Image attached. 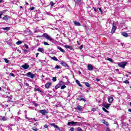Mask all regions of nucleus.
<instances>
[{"label": "nucleus", "instance_id": "nucleus-39", "mask_svg": "<svg viewBox=\"0 0 131 131\" xmlns=\"http://www.w3.org/2000/svg\"><path fill=\"white\" fill-rule=\"evenodd\" d=\"M35 90H36V91H37V92H41V91L40 90V89H36V88H35Z\"/></svg>", "mask_w": 131, "mask_h": 131}, {"label": "nucleus", "instance_id": "nucleus-41", "mask_svg": "<svg viewBox=\"0 0 131 131\" xmlns=\"http://www.w3.org/2000/svg\"><path fill=\"white\" fill-rule=\"evenodd\" d=\"M101 122H102V123H105V121H106V120L103 119L100 120Z\"/></svg>", "mask_w": 131, "mask_h": 131}, {"label": "nucleus", "instance_id": "nucleus-46", "mask_svg": "<svg viewBox=\"0 0 131 131\" xmlns=\"http://www.w3.org/2000/svg\"><path fill=\"white\" fill-rule=\"evenodd\" d=\"M80 101H84V102H85L86 100L84 98H81Z\"/></svg>", "mask_w": 131, "mask_h": 131}, {"label": "nucleus", "instance_id": "nucleus-56", "mask_svg": "<svg viewBox=\"0 0 131 131\" xmlns=\"http://www.w3.org/2000/svg\"><path fill=\"white\" fill-rule=\"evenodd\" d=\"M26 85L27 86H29V84L28 83H26Z\"/></svg>", "mask_w": 131, "mask_h": 131}, {"label": "nucleus", "instance_id": "nucleus-51", "mask_svg": "<svg viewBox=\"0 0 131 131\" xmlns=\"http://www.w3.org/2000/svg\"><path fill=\"white\" fill-rule=\"evenodd\" d=\"M70 130H71V131H74V128L71 127V128H70Z\"/></svg>", "mask_w": 131, "mask_h": 131}, {"label": "nucleus", "instance_id": "nucleus-40", "mask_svg": "<svg viewBox=\"0 0 131 131\" xmlns=\"http://www.w3.org/2000/svg\"><path fill=\"white\" fill-rule=\"evenodd\" d=\"M4 14V11L1 12L0 13V18L2 19V15Z\"/></svg>", "mask_w": 131, "mask_h": 131}, {"label": "nucleus", "instance_id": "nucleus-52", "mask_svg": "<svg viewBox=\"0 0 131 131\" xmlns=\"http://www.w3.org/2000/svg\"><path fill=\"white\" fill-rule=\"evenodd\" d=\"M51 125H52V126L54 127V126L56 125V124H55V123H52L51 124Z\"/></svg>", "mask_w": 131, "mask_h": 131}, {"label": "nucleus", "instance_id": "nucleus-1", "mask_svg": "<svg viewBox=\"0 0 131 131\" xmlns=\"http://www.w3.org/2000/svg\"><path fill=\"white\" fill-rule=\"evenodd\" d=\"M39 37H45L46 39H48V40H50L51 42H54V41L55 40L54 38L51 37V36L49 35V34L47 33L43 34L41 36H39Z\"/></svg>", "mask_w": 131, "mask_h": 131}, {"label": "nucleus", "instance_id": "nucleus-14", "mask_svg": "<svg viewBox=\"0 0 131 131\" xmlns=\"http://www.w3.org/2000/svg\"><path fill=\"white\" fill-rule=\"evenodd\" d=\"M9 119L8 118H6L5 117H1L0 120H3V121H6V120H8Z\"/></svg>", "mask_w": 131, "mask_h": 131}, {"label": "nucleus", "instance_id": "nucleus-9", "mask_svg": "<svg viewBox=\"0 0 131 131\" xmlns=\"http://www.w3.org/2000/svg\"><path fill=\"white\" fill-rule=\"evenodd\" d=\"M76 110H78V111H82V109H83V107L78 105L77 107H76Z\"/></svg>", "mask_w": 131, "mask_h": 131}, {"label": "nucleus", "instance_id": "nucleus-23", "mask_svg": "<svg viewBox=\"0 0 131 131\" xmlns=\"http://www.w3.org/2000/svg\"><path fill=\"white\" fill-rule=\"evenodd\" d=\"M76 83H77V84H78V85H79V86H82V85L80 84V82L78 80H76Z\"/></svg>", "mask_w": 131, "mask_h": 131}, {"label": "nucleus", "instance_id": "nucleus-43", "mask_svg": "<svg viewBox=\"0 0 131 131\" xmlns=\"http://www.w3.org/2000/svg\"><path fill=\"white\" fill-rule=\"evenodd\" d=\"M33 129V130H34V131H37L38 130V129L36 128H32Z\"/></svg>", "mask_w": 131, "mask_h": 131}, {"label": "nucleus", "instance_id": "nucleus-45", "mask_svg": "<svg viewBox=\"0 0 131 131\" xmlns=\"http://www.w3.org/2000/svg\"><path fill=\"white\" fill-rule=\"evenodd\" d=\"M50 5H51V7H53V6H54V5H55V4H54V3H53V2H51L50 3Z\"/></svg>", "mask_w": 131, "mask_h": 131}, {"label": "nucleus", "instance_id": "nucleus-58", "mask_svg": "<svg viewBox=\"0 0 131 131\" xmlns=\"http://www.w3.org/2000/svg\"><path fill=\"white\" fill-rule=\"evenodd\" d=\"M128 111L129 112H131V109H130V108H129V109L128 110Z\"/></svg>", "mask_w": 131, "mask_h": 131}, {"label": "nucleus", "instance_id": "nucleus-37", "mask_svg": "<svg viewBox=\"0 0 131 131\" xmlns=\"http://www.w3.org/2000/svg\"><path fill=\"white\" fill-rule=\"evenodd\" d=\"M59 88H60V85L59 84H57L55 86L56 90H57V89H59Z\"/></svg>", "mask_w": 131, "mask_h": 131}, {"label": "nucleus", "instance_id": "nucleus-55", "mask_svg": "<svg viewBox=\"0 0 131 131\" xmlns=\"http://www.w3.org/2000/svg\"><path fill=\"white\" fill-rule=\"evenodd\" d=\"M106 130V131H111V130H110V128H107Z\"/></svg>", "mask_w": 131, "mask_h": 131}, {"label": "nucleus", "instance_id": "nucleus-29", "mask_svg": "<svg viewBox=\"0 0 131 131\" xmlns=\"http://www.w3.org/2000/svg\"><path fill=\"white\" fill-rule=\"evenodd\" d=\"M103 124H105V125H106V126H109V123H108V122L105 121L104 123H103Z\"/></svg>", "mask_w": 131, "mask_h": 131}, {"label": "nucleus", "instance_id": "nucleus-38", "mask_svg": "<svg viewBox=\"0 0 131 131\" xmlns=\"http://www.w3.org/2000/svg\"><path fill=\"white\" fill-rule=\"evenodd\" d=\"M4 61L5 62H6V63H9V60H8L7 58H5L4 59Z\"/></svg>", "mask_w": 131, "mask_h": 131}, {"label": "nucleus", "instance_id": "nucleus-8", "mask_svg": "<svg viewBox=\"0 0 131 131\" xmlns=\"http://www.w3.org/2000/svg\"><path fill=\"white\" fill-rule=\"evenodd\" d=\"M77 122L74 121L69 122L68 123V125H74L75 124H77Z\"/></svg>", "mask_w": 131, "mask_h": 131}, {"label": "nucleus", "instance_id": "nucleus-27", "mask_svg": "<svg viewBox=\"0 0 131 131\" xmlns=\"http://www.w3.org/2000/svg\"><path fill=\"white\" fill-rule=\"evenodd\" d=\"M22 41H18L16 42V45H17V46H20V45H21Z\"/></svg>", "mask_w": 131, "mask_h": 131}, {"label": "nucleus", "instance_id": "nucleus-47", "mask_svg": "<svg viewBox=\"0 0 131 131\" xmlns=\"http://www.w3.org/2000/svg\"><path fill=\"white\" fill-rule=\"evenodd\" d=\"M10 75L11 76H13V77H15V75H14V74H13L12 73H10Z\"/></svg>", "mask_w": 131, "mask_h": 131}, {"label": "nucleus", "instance_id": "nucleus-32", "mask_svg": "<svg viewBox=\"0 0 131 131\" xmlns=\"http://www.w3.org/2000/svg\"><path fill=\"white\" fill-rule=\"evenodd\" d=\"M64 89H66V85H63L61 86V90H64Z\"/></svg>", "mask_w": 131, "mask_h": 131}, {"label": "nucleus", "instance_id": "nucleus-5", "mask_svg": "<svg viewBox=\"0 0 131 131\" xmlns=\"http://www.w3.org/2000/svg\"><path fill=\"white\" fill-rule=\"evenodd\" d=\"M115 30H116V24H115V23H113L111 33H114V32H115Z\"/></svg>", "mask_w": 131, "mask_h": 131}, {"label": "nucleus", "instance_id": "nucleus-57", "mask_svg": "<svg viewBox=\"0 0 131 131\" xmlns=\"http://www.w3.org/2000/svg\"><path fill=\"white\" fill-rule=\"evenodd\" d=\"M4 3V0H0V3Z\"/></svg>", "mask_w": 131, "mask_h": 131}, {"label": "nucleus", "instance_id": "nucleus-3", "mask_svg": "<svg viewBox=\"0 0 131 131\" xmlns=\"http://www.w3.org/2000/svg\"><path fill=\"white\" fill-rule=\"evenodd\" d=\"M95 69V67L93 66V65L91 64H88L87 66V69L89 71H92V70H93Z\"/></svg>", "mask_w": 131, "mask_h": 131}, {"label": "nucleus", "instance_id": "nucleus-17", "mask_svg": "<svg viewBox=\"0 0 131 131\" xmlns=\"http://www.w3.org/2000/svg\"><path fill=\"white\" fill-rule=\"evenodd\" d=\"M64 47L66 48V49H69L71 51H72V50H73V48H72L71 46L65 45Z\"/></svg>", "mask_w": 131, "mask_h": 131}, {"label": "nucleus", "instance_id": "nucleus-63", "mask_svg": "<svg viewBox=\"0 0 131 131\" xmlns=\"http://www.w3.org/2000/svg\"><path fill=\"white\" fill-rule=\"evenodd\" d=\"M128 73H129V74L131 75V72H128Z\"/></svg>", "mask_w": 131, "mask_h": 131}, {"label": "nucleus", "instance_id": "nucleus-36", "mask_svg": "<svg viewBox=\"0 0 131 131\" xmlns=\"http://www.w3.org/2000/svg\"><path fill=\"white\" fill-rule=\"evenodd\" d=\"M43 43L45 45V46H50V44H49L48 42L44 41Z\"/></svg>", "mask_w": 131, "mask_h": 131}, {"label": "nucleus", "instance_id": "nucleus-42", "mask_svg": "<svg viewBox=\"0 0 131 131\" xmlns=\"http://www.w3.org/2000/svg\"><path fill=\"white\" fill-rule=\"evenodd\" d=\"M25 47L27 50H28V45L25 44Z\"/></svg>", "mask_w": 131, "mask_h": 131}, {"label": "nucleus", "instance_id": "nucleus-28", "mask_svg": "<svg viewBox=\"0 0 131 131\" xmlns=\"http://www.w3.org/2000/svg\"><path fill=\"white\" fill-rule=\"evenodd\" d=\"M85 85L87 88H90V86H91V84H90L89 82H85Z\"/></svg>", "mask_w": 131, "mask_h": 131}, {"label": "nucleus", "instance_id": "nucleus-2", "mask_svg": "<svg viewBox=\"0 0 131 131\" xmlns=\"http://www.w3.org/2000/svg\"><path fill=\"white\" fill-rule=\"evenodd\" d=\"M126 62H118V66L124 69V68H125V67L126 66Z\"/></svg>", "mask_w": 131, "mask_h": 131}, {"label": "nucleus", "instance_id": "nucleus-25", "mask_svg": "<svg viewBox=\"0 0 131 131\" xmlns=\"http://www.w3.org/2000/svg\"><path fill=\"white\" fill-rule=\"evenodd\" d=\"M106 60H107V61H109L110 62H111L112 63H113V60L112 58H109V57H107V58H106Z\"/></svg>", "mask_w": 131, "mask_h": 131}, {"label": "nucleus", "instance_id": "nucleus-15", "mask_svg": "<svg viewBox=\"0 0 131 131\" xmlns=\"http://www.w3.org/2000/svg\"><path fill=\"white\" fill-rule=\"evenodd\" d=\"M38 52H40L41 53H42L43 54V53H45V50H43V48H39L37 49Z\"/></svg>", "mask_w": 131, "mask_h": 131}, {"label": "nucleus", "instance_id": "nucleus-33", "mask_svg": "<svg viewBox=\"0 0 131 131\" xmlns=\"http://www.w3.org/2000/svg\"><path fill=\"white\" fill-rule=\"evenodd\" d=\"M53 81H57V77H53Z\"/></svg>", "mask_w": 131, "mask_h": 131}, {"label": "nucleus", "instance_id": "nucleus-31", "mask_svg": "<svg viewBox=\"0 0 131 131\" xmlns=\"http://www.w3.org/2000/svg\"><path fill=\"white\" fill-rule=\"evenodd\" d=\"M123 82V83H126V84L129 83V81H128V80H126L125 81H124Z\"/></svg>", "mask_w": 131, "mask_h": 131}, {"label": "nucleus", "instance_id": "nucleus-35", "mask_svg": "<svg viewBox=\"0 0 131 131\" xmlns=\"http://www.w3.org/2000/svg\"><path fill=\"white\" fill-rule=\"evenodd\" d=\"M33 105L35 106V107H38V104L36 103H33Z\"/></svg>", "mask_w": 131, "mask_h": 131}, {"label": "nucleus", "instance_id": "nucleus-18", "mask_svg": "<svg viewBox=\"0 0 131 131\" xmlns=\"http://www.w3.org/2000/svg\"><path fill=\"white\" fill-rule=\"evenodd\" d=\"M121 34L123 36H124L125 37H127V36H128V34L126 32H122Z\"/></svg>", "mask_w": 131, "mask_h": 131}, {"label": "nucleus", "instance_id": "nucleus-61", "mask_svg": "<svg viewBox=\"0 0 131 131\" xmlns=\"http://www.w3.org/2000/svg\"><path fill=\"white\" fill-rule=\"evenodd\" d=\"M125 76H126V77H128V75L126 74V75H125Z\"/></svg>", "mask_w": 131, "mask_h": 131}, {"label": "nucleus", "instance_id": "nucleus-7", "mask_svg": "<svg viewBox=\"0 0 131 131\" xmlns=\"http://www.w3.org/2000/svg\"><path fill=\"white\" fill-rule=\"evenodd\" d=\"M21 68H23L25 70L28 69L29 68V65L25 63L24 65L21 66Z\"/></svg>", "mask_w": 131, "mask_h": 131}, {"label": "nucleus", "instance_id": "nucleus-64", "mask_svg": "<svg viewBox=\"0 0 131 131\" xmlns=\"http://www.w3.org/2000/svg\"><path fill=\"white\" fill-rule=\"evenodd\" d=\"M129 105L131 106V102H129Z\"/></svg>", "mask_w": 131, "mask_h": 131}, {"label": "nucleus", "instance_id": "nucleus-59", "mask_svg": "<svg viewBox=\"0 0 131 131\" xmlns=\"http://www.w3.org/2000/svg\"><path fill=\"white\" fill-rule=\"evenodd\" d=\"M120 45L122 47H123V44L122 43H121Z\"/></svg>", "mask_w": 131, "mask_h": 131}, {"label": "nucleus", "instance_id": "nucleus-53", "mask_svg": "<svg viewBox=\"0 0 131 131\" xmlns=\"http://www.w3.org/2000/svg\"><path fill=\"white\" fill-rule=\"evenodd\" d=\"M39 55V53H37L36 54V58H37V56H38Z\"/></svg>", "mask_w": 131, "mask_h": 131}, {"label": "nucleus", "instance_id": "nucleus-50", "mask_svg": "<svg viewBox=\"0 0 131 131\" xmlns=\"http://www.w3.org/2000/svg\"><path fill=\"white\" fill-rule=\"evenodd\" d=\"M99 10L101 13H103V11H102V9L101 8H99Z\"/></svg>", "mask_w": 131, "mask_h": 131}, {"label": "nucleus", "instance_id": "nucleus-13", "mask_svg": "<svg viewBox=\"0 0 131 131\" xmlns=\"http://www.w3.org/2000/svg\"><path fill=\"white\" fill-rule=\"evenodd\" d=\"M113 97H108V103H112V102H113Z\"/></svg>", "mask_w": 131, "mask_h": 131}, {"label": "nucleus", "instance_id": "nucleus-16", "mask_svg": "<svg viewBox=\"0 0 131 131\" xmlns=\"http://www.w3.org/2000/svg\"><path fill=\"white\" fill-rule=\"evenodd\" d=\"M111 105V104L107 103L104 105V108H106V109H108Z\"/></svg>", "mask_w": 131, "mask_h": 131}, {"label": "nucleus", "instance_id": "nucleus-48", "mask_svg": "<svg viewBox=\"0 0 131 131\" xmlns=\"http://www.w3.org/2000/svg\"><path fill=\"white\" fill-rule=\"evenodd\" d=\"M44 127H45V128H48V125H47V124H45L44 125Z\"/></svg>", "mask_w": 131, "mask_h": 131}, {"label": "nucleus", "instance_id": "nucleus-49", "mask_svg": "<svg viewBox=\"0 0 131 131\" xmlns=\"http://www.w3.org/2000/svg\"><path fill=\"white\" fill-rule=\"evenodd\" d=\"M83 48V46L82 45H81L80 47H79V48L80 49V50H82V48Z\"/></svg>", "mask_w": 131, "mask_h": 131}, {"label": "nucleus", "instance_id": "nucleus-20", "mask_svg": "<svg viewBox=\"0 0 131 131\" xmlns=\"http://www.w3.org/2000/svg\"><path fill=\"white\" fill-rule=\"evenodd\" d=\"M2 29H3L4 30H6L7 31H9V30L11 29V27H7L6 28H3Z\"/></svg>", "mask_w": 131, "mask_h": 131}, {"label": "nucleus", "instance_id": "nucleus-12", "mask_svg": "<svg viewBox=\"0 0 131 131\" xmlns=\"http://www.w3.org/2000/svg\"><path fill=\"white\" fill-rule=\"evenodd\" d=\"M51 85H52V83L48 82V83H46V84L45 85V88L46 89H49L50 88V86H51Z\"/></svg>", "mask_w": 131, "mask_h": 131}, {"label": "nucleus", "instance_id": "nucleus-19", "mask_svg": "<svg viewBox=\"0 0 131 131\" xmlns=\"http://www.w3.org/2000/svg\"><path fill=\"white\" fill-rule=\"evenodd\" d=\"M57 49H58V50H59V51H60V52H62V53H65V50H63V49H62L59 46L57 47Z\"/></svg>", "mask_w": 131, "mask_h": 131}, {"label": "nucleus", "instance_id": "nucleus-21", "mask_svg": "<svg viewBox=\"0 0 131 131\" xmlns=\"http://www.w3.org/2000/svg\"><path fill=\"white\" fill-rule=\"evenodd\" d=\"M60 64L62 65V66H64V67H67L68 66V64H67L66 62H61Z\"/></svg>", "mask_w": 131, "mask_h": 131}, {"label": "nucleus", "instance_id": "nucleus-62", "mask_svg": "<svg viewBox=\"0 0 131 131\" xmlns=\"http://www.w3.org/2000/svg\"><path fill=\"white\" fill-rule=\"evenodd\" d=\"M96 80H97V81H99L100 80V79H96Z\"/></svg>", "mask_w": 131, "mask_h": 131}, {"label": "nucleus", "instance_id": "nucleus-30", "mask_svg": "<svg viewBox=\"0 0 131 131\" xmlns=\"http://www.w3.org/2000/svg\"><path fill=\"white\" fill-rule=\"evenodd\" d=\"M102 110H103V111H104V112H106V113H109V111H107V110H106V108L102 107Z\"/></svg>", "mask_w": 131, "mask_h": 131}, {"label": "nucleus", "instance_id": "nucleus-24", "mask_svg": "<svg viewBox=\"0 0 131 131\" xmlns=\"http://www.w3.org/2000/svg\"><path fill=\"white\" fill-rule=\"evenodd\" d=\"M10 17L8 15H5L3 18V20H8Z\"/></svg>", "mask_w": 131, "mask_h": 131}, {"label": "nucleus", "instance_id": "nucleus-44", "mask_svg": "<svg viewBox=\"0 0 131 131\" xmlns=\"http://www.w3.org/2000/svg\"><path fill=\"white\" fill-rule=\"evenodd\" d=\"M34 9H35V8L33 7L30 8V11H33V10H34Z\"/></svg>", "mask_w": 131, "mask_h": 131}, {"label": "nucleus", "instance_id": "nucleus-22", "mask_svg": "<svg viewBox=\"0 0 131 131\" xmlns=\"http://www.w3.org/2000/svg\"><path fill=\"white\" fill-rule=\"evenodd\" d=\"M51 59H52V60H54V61H56L57 62H59V60L58 59V58H57V57H56V56L51 57Z\"/></svg>", "mask_w": 131, "mask_h": 131}, {"label": "nucleus", "instance_id": "nucleus-10", "mask_svg": "<svg viewBox=\"0 0 131 131\" xmlns=\"http://www.w3.org/2000/svg\"><path fill=\"white\" fill-rule=\"evenodd\" d=\"M73 23L75 26H81V24L79 21H76L75 20H73Z\"/></svg>", "mask_w": 131, "mask_h": 131}, {"label": "nucleus", "instance_id": "nucleus-54", "mask_svg": "<svg viewBox=\"0 0 131 131\" xmlns=\"http://www.w3.org/2000/svg\"><path fill=\"white\" fill-rule=\"evenodd\" d=\"M93 9H94L95 12H97V9H96V8L93 7Z\"/></svg>", "mask_w": 131, "mask_h": 131}, {"label": "nucleus", "instance_id": "nucleus-6", "mask_svg": "<svg viewBox=\"0 0 131 131\" xmlns=\"http://www.w3.org/2000/svg\"><path fill=\"white\" fill-rule=\"evenodd\" d=\"M39 113H41L42 115H46V114H48V112L46 110H39Z\"/></svg>", "mask_w": 131, "mask_h": 131}, {"label": "nucleus", "instance_id": "nucleus-60", "mask_svg": "<svg viewBox=\"0 0 131 131\" xmlns=\"http://www.w3.org/2000/svg\"><path fill=\"white\" fill-rule=\"evenodd\" d=\"M5 106H6V107H9V105H7V104H5Z\"/></svg>", "mask_w": 131, "mask_h": 131}, {"label": "nucleus", "instance_id": "nucleus-26", "mask_svg": "<svg viewBox=\"0 0 131 131\" xmlns=\"http://www.w3.org/2000/svg\"><path fill=\"white\" fill-rule=\"evenodd\" d=\"M54 127H55V128H57V129H58V130L61 131V129H60V127H59V126H58V125H55Z\"/></svg>", "mask_w": 131, "mask_h": 131}, {"label": "nucleus", "instance_id": "nucleus-4", "mask_svg": "<svg viewBox=\"0 0 131 131\" xmlns=\"http://www.w3.org/2000/svg\"><path fill=\"white\" fill-rule=\"evenodd\" d=\"M27 76L28 77H30V78H34L35 75L32 74L31 72H28L26 74Z\"/></svg>", "mask_w": 131, "mask_h": 131}, {"label": "nucleus", "instance_id": "nucleus-34", "mask_svg": "<svg viewBox=\"0 0 131 131\" xmlns=\"http://www.w3.org/2000/svg\"><path fill=\"white\" fill-rule=\"evenodd\" d=\"M55 69H60V66L56 65L55 67Z\"/></svg>", "mask_w": 131, "mask_h": 131}, {"label": "nucleus", "instance_id": "nucleus-11", "mask_svg": "<svg viewBox=\"0 0 131 131\" xmlns=\"http://www.w3.org/2000/svg\"><path fill=\"white\" fill-rule=\"evenodd\" d=\"M75 2L76 5H78L80 6L81 5V0H74Z\"/></svg>", "mask_w": 131, "mask_h": 131}]
</instances>
